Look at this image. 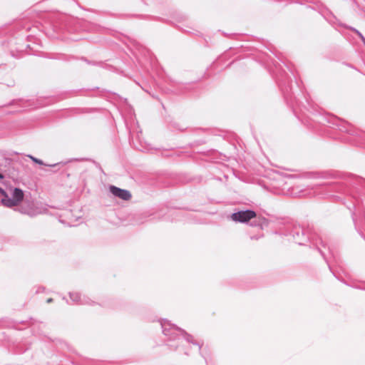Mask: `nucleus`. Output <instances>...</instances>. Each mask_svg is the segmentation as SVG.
I'll return each instance as SVG.
<instances>
[{
    "mask_svg": "<svg viewBox=\"0 0 365 365\" xmlns=\"http://www.w3.org/2000/svg\"><path fill=\"white\" fill-rule=\"evenodd\" d=\"M184 354H185V355H189V353H188V351H184Z\"/></svg>",
    "mask_w": 365,
    "mask_h": 365,
    "instance_id": "nucleus-14",
    "label": "nucleus"
},
{
    "mask_svg": "<svg viewBox=\"0 0 365 365\" xmlns=\"http://www.w3.org/2000/svg\"><path fill=\"white\" fill-rule=\"evenodd\" d=\"M110 192L115 196L123 200H129L132 195L130 191L124 189L119 188L115 185H110L109 187Z\"/></svg>",
    "mask_w": 365,
    "mask_h": 365,
    "instance_id": "nucleus-4",
    "label": "nucleus"
},
{
    "mask_svg": "<svg viewBox=\"0 0 365 365\" xmlns=\"http://www.w3.org/2000/svg\"><path fill=\"white\" fill-rule=\"evenodd\" d=\"M349 29L353 31L354 32H355L358 35V36L361 39V41L363 42V43L365 46V38L362 35V34L359 31H358L357 29H356L354 28L349 27Z\"/></svg>",
    "mask_w": 365,
    "mask_h": 365,
    "instance_id": "nucleus-9",
    "label": "nucleus"
},
{
    "mask_svg": "<svg viewBox=\"0 0 365 365\" xmlns=\"http://www.w3.org/2000/svg\"><path fill=\"white\" fill-rule=\"evenodd\" d=\"M24 192L21 189L15 187L12 192V197L19 205L24 199Z\"/></svg>",
    "mask_w": 365,
    "mask_h": 365,
    "instance_id": "nucleus-7",
    "label": "nucleus"
},
{
    "mask_svg": "<svg viewBox=\"0 0 365 365\" xmlns=\"http://www.w3.org/2000/svg\"><path fill=\"white\" fill-rule=\"evenodd\" d=\"M28 157L34 163L38 164V165H46V166H48V167H51V168H55V167H57L59 165L62 164V163H54V164H46L43 163V160H41V159H38L36 157H34L33 155H28Z\"/></svg>",
    "mask_w": 365,
    "mask_h": 365,
    "instance_id": "nucleus-8",
    "label": "nucleus"
},
{
    "mask_svg": "<svg viewBox=\"0 0 365 365\" xmlns=\"http://www.w3.org/2000/svg\"><path fill=\"white\" fill-rule=\"evenodd\" d=\"M53 301V299L52 298H49L47 299V303H51V302Z\"/></svg>",
    "mask_w": 365,
    "mask_h": 365,
    "instance_id": "nucleus-12",
    "label": "nucleus"
},
{
    "mask_svg": "<svg viewBox=\"0 0 365 365\" xmlns=\"http://www.w3.org/2000/svg\"><path fill=\"white\" fill-rule=\"evenodd\" d=\"M6 192L0 187V194L3 196Z\"/></svg>",
    "mask_w": 365,
    "mask_h": 365,
    "instance_id": "nucleus-11",
    "label": "nucleus"
},
{
    "mask_svg": "<svg viewBox=\"0 0 365 365\" xmlns=\"http://www.w3.org/2000/svg\"><path fill=\"white\" fill-rule=\"evenodd\" d=\"M6 192L0 187V194L3 196Z\"/></svg>",
    "mask_w": 365,
    "mask_h": 365,
    "instance_id": "nucleus-10",
    "label": "nucleus"
},
{
    "mask_svg": "<svg viewBox=\"0 0 365 365\" xmlns=\"http://www.w3.org/2000/svg\"><path fill=\"white\" fill-rule=\"evenodd\" d=\"M1 203L6 207H12L18 205L16 202L13 199V197H10L7 192L3 195V198L1 200Z\"/></svg>",
    "mask_w": 365,
    "mask_h": 365,
    "instance_id": "nucleus-6",
    "label": "nucleus"
},
{
    "mask_svg": "<svg viewBox=\"0 0 365 365\" xmlns=\"http://www.w3.org/2000/svg\"><path fill=\"white\" fill-rule=\"evenodd\" d=\"M69 297L71 300L77 304H88L92 305L94 302L88 297H82L79 292H69Z\"/></svg>",
    "mask_w": 365,
    "mask_h": 365,
    "instance_id": "nucleus-5",
    "label": "nucleus"
},
{
    "mask_svg": "<svg viewBox=\"0 0 365 365\" xmlns=\"http://www.w3.org/2000/svg\"><path fill=\"white\" fill-rule=\"evenodd\" d=\"M279 233L285 236H289L291 238H289V240H292L299 245H304L306 242L309 240L312 245L316 247L324 259L327 260L325 253L322 250V248H326L327 245L318 235L314 233L309 237H307L302 227L299 225H292L291 224L287 225L284 230H280Z\"/></svg>",
    "mask_w": 365,
    "mask_h": 365,
    "instance_id": "nucleus-1",
    "label": "nucleus"
},
{
    "mask_svg": "<svg viewBox=\"0 0 365 365\" xmlns=\"http://www.w3.org/2000/svg\"><path fill=\"white\" fill-rule=\"evenodd\" d=\"M4 176L3 174L0 173V179H4Z\"/></svg>",
    "mask_w": 365,
    "mask_h": 365,
    "instance_id": "nucleus-13",
    "label": "nucleus"
},
{
    "mask_svg": "<svg viewBox=\"0 0 365 365\" xmlns=\"http://www.w3.org/2000/svg\"><path fill=\"white\" fill-rule=\"evenodd\" d=\"M256 217V212L252 210H240L231 215L230 219L235 222L246 223Z\"/></svg>",
    "mask_w": 365,
    "mask_h": 365,
    "instance_id": "nucleus-3",
    "label": "nucleus"
},
{
    "mask_svg": "<svg viewBox=\"0 0 365 365\" xmlns=\"http://www.w3.org/2000/svg\"><path fill=\"white\" fill-rule=\"evenodd\" d=\"M160 325L163 334L168 339V345L170 347L177 349L178 348L179 341L184 339L187 343L197 346L198 351H200L202 345L195 341L192 336L187 334L185 330L171 324L165 319L160 321Z\"/></svg>",
    "mask_w": 365,
    "mask_h": 365,
    "instance_id": "nucleus-2",
    "label": "nucleus"
}]
</instances>
